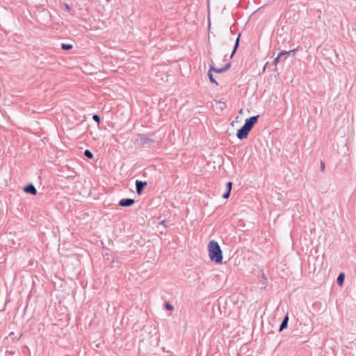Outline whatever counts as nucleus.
<instances>
[{
    "label": "nucleus",
    "instance_id": "1",
    "mask_svg": "<svg viewBox=\"0 0 356 356\" xmlns=\"http://www.w3.org/2000/svg\"><path fill=\"white\" fill-rule=\"evenodd\" d=\"M209 257L211 261L216 264L222 262V251L218 243L214 240L210 241L208 244Z\"/></svg>",
    "mask_w": 356,
    "mask_h": 356
},
{
    "label": "nucleus",
    "instance_id": "2",
    "mask_svg": "<svg viewBox=\"0 0 356 356\" xmlns=\"http://www.w3.org/2000/svg\"><path fill=\"white\" fill-rule=\"evenodd\" d=\"M250 130L243 125L236 132V137L239 140H243L248 138V136L250 133Z\"/></svg>",
    "mask_w": 356,
    "mask_h": 356
},
{
    "label": "nucleus",
    "instance_id": "3",
    "mask_svg": "<svg viewBox=\"0 0 356 356\" xmlns=\"http://www.w3.org/2000/svg\"><path fill=\"white\" fill-rule=\"evenodd\" d=\"M259 118V115H254L249 118H247L245 120L244 126L248 128L250 131L253 128L254 125L257 123L258 121V119Z\"/></svg>",
    "mask_w": 356,
    "mask_h": 356
},
{
    "label": "nucleus",
    "instance_id": "4",
    "mask_svg": "<svg viewBox=\"0 0 356 356\" xmlns=\"http://www.w3.org/2000/svg\"><path fill=\"white\" fill-rule=\"evenodd\" d=\"M147 186V181H143L141 180L136 181V191L138 195H140L145 187Z\"/></svg>",
    "mask_w": 356,
    "mask_h": 356
},
{
    "label": "nucleus",
    "instance_id": "5",
    "mask_svg": "<svg viewBox=\"0 0 356 356\" xmlns=\"http://www.w3.org/2000/svg\"><path fill=\"white\" fill-rule=\"evenodd\" d=\"M135 202V200L131 198H124L120 200L118 205L122 207H129L132 206Z\"/></svg>",
    "mask_w": 356,
    "mask_h": 356
},
{
    "label": "nucleus",
    "instance_id": "6",
    "mask_svg": "<svg viewBox=\"0 0 356 356\" xmlns=\"http://www.w3.org/2000/svg\"><path fill=\"white\" fill-rule=\"evenodd\" d=\"M23 190H24V193H28V194H31V195H34L37 194V189L32 183L27 184L24 188Z\"/></svg>",
    "mask_w": 356,
    "mask_h": 356
},
{
    "label": "nucleus",
    "instance_id": "7",
    "mask_svg": "<svg viewBox=\"0 0 356 356\" xmlns=\"http://www.w3.org/2000/svg\"><path fill=\"white\" fill-rule=\"evenodd\" d=\"M289 316H288V314H286L284 316V318H283V320L280 325V328H279L280 332L282 331L283 330H284L285 328L287 327L288 323H289Z\"/></svg>",
    "mask_w": 356,
    "mask_h": 356
},
{
    "label": "nucleus",
    "instance_id": "8",
    "mask_svg": "<svg viewBox=\"0 0 356 356\" xmlns=\"http://www.w3.org/2000/svg\"><path fill=\"white\" fill-rule=\"evenodd\" d=\"M240 36H241V33L238 35L236 41H235V44H234V49H233V51L231 54V58L235 54L237 49L238 48V46H239V42H240Z\"/></svg>",
    "mask_w": 356,
    "mask_h": 356
},
{
    "label": "nucleus",
    "instance_id": "9",
    "mask_svg": "<svg viewBox=\"0 0 356 356\" xmlns=\"http://www.w3.org/2000/svg\"><path fill=\"white\" fill-rule=\"evenodd\" d=\"M345 280L344 273H340L337 277V282L339 286H342Z\"/></svg>",
    "mask_w": 356,
    "mask_h": 356
},
{
    "label": "nucleus",
    "instance_id": "10",
    "mask_svg": "<svg viewBox=\"0 0 356 356\" xmlns=\"http://www.w3.org/2000/svg\"><path fill=\"white\" fill-rule=\"evenodd\" d=\"M212 72L213 71H210V70L208 71V76H209V81H211V83H214L215 85L216 86H218V83L217 82V81L214 79L213 77V75L212 74Z\"/></svg>",
    "mask_w": 356,
    "mask_h": 356
},
{
    "label": "nucleus",
    "instance_id": "11",
    "mask_svg": "<svg viewBox=\"0 0 356 356\" xmlns=\"http://www.w3.org/2000/svg\"><path fill=\"white\" fill-rule=\"evenodd\" d=\"M210 71H213V72H214L216 73H218V74L225 72L223 67L216 68L213 65H210Z\"/></svg>",
    "mask_w": 356,
    "mask_h": 356
},
{
    "label": "nucleus",
    "instance_id": "12",
    "mask_svg": "<svg viewBox=\"0 0 356 356\" xmlns=\"http://www.w3.org/2000/svg\"><path fill=\"white\" fill-rule=\"evenodd\" d=\"M291 54V51H281L279 55L282 58H284V59H286L287 57Z\"/></svg>",
    "mask_w": 356,
    "mask_h": 356
},
{
    "label": "nucleus",
    "instance_id": "13",
    "mask_svg": "<svg viewBox=\"0 0 356 356\" xmlns=\"http://www.w3.org/2000/svg\"><path fill=\"white\" fill-rule=\"evenodd\" d=\"M6 355V356H19V353L15 350H7Z\"/></svg>",
    "mask_w": 356,
    "mask_h": 356
},
{
    "label": "nucleus",
    "instance_id": "14",
    "mask_svg": "<svg viewBox=\"0 0 356 356\" xmlns=\"http://www.w3.org/2000/svg\"><path fill=\"white\" fill-rule=\"evenodd\" d=\"M73 47V45L71 44H65V43H63L61 44V48L63 49V50H70L72 49Z\"/></svg>",
    "mask_w": 356,
    "mask_h": 356
},
{
    "label": "nucleus",
    "instance_id": "15",
    "mask_svg": "<svg viewBox=\"0 0 356 356\" xmlns=\"http://www.w3.org/2000/svg\"><path fill=\"white\" fill-rule=\"evenodd\" d=\"M83 154L88 159H92L94 156L93 154L89 149H86L83 152Z\"/></svg>",
    "mask_w": 356,
    "mask_h": 356
},
{
    "label": "nucleus",
    "instance_id": "16",
    "mask_svg": "<svg viewBox=\"0 0 356 356\" xmlns=\"http://www.w3.org/2000/svg\"><path fill=\"white\" fill-rule=\"evenodd\" d=\"M92 119L95 122H96L98 124L100 123L101 119L99 115L94 114L92 115Z\"/></svg>",
    "mask_w": 356,
    "mask_h": 356
},
{
    "label": "nucleus",
    "instance_id": "17",
    "mask_svg": "<svg viewBox=\"0 0 356 356\" xmlns=\"http://www.w3.org/2000/svg\"><path fill=\"white\" fill-rule=\"evenodd\" d=\"M230 191H225V192L222 194V197L224 198V199H227L230 196Z\"/></svg>",
    "mask_w": 356,
    "mask_h": 356
},
{
    "label": "nucleus",
    "instance_id": "18",
    "mask_svg": "<svg viewBox=\"0 0 356 356\" xmlns=\"http://www.w3.org/2000/svg\"><path fill=\"white\" fill-rule=\"evenodd\" d=\"M165 307L166 309H168L169 311H172L174 309V307L169 302L165 303Z\"/></svg>",
    "mask_w": 356,
    "mask_h": 356
},
{
    "label": "nucleus",
    "instance_id": "19",
    "mask_svg": "<svg viewBox=\"0 0 356 356\" xmlns=\"http://www.w3.org/2000/svg\"><path fill=\"white\" fill-rule=\"evenodd\" d=\"M232 188V182L228 181L226 184V190L231 192Z\"/></svg>",
    "mask_w": 356,
    "mask_h": 356
},
{
    "label": "nucleus",
    "instance_id": "20",
    "mask_svg": "<svg viewBox=\"0 0 356 356\" xmlns=\"http://www.w3.org/2000/svg\"><path fill=\"white\" fill-rule=\"evenodd\" d=\"M222 67H223L224 71L226 72L231 67V63H228L225 64V66Z\"/></svg>",
    "mask_w": 356,
    "mask_h": 356
},
{
    "label": "nucleus",
    "instance_id": "21",
    "mask_svg": "<svg viewBox=\"0 0 356 356\" xmlns=\"http://www.w3.org/2000/svg\"><path fill=\"white\" fill-rule=\"evenodd\" d=\"M280 59H282V58L278 54V56L276 58H274L273 63L276 65L277 64V63L279 62Z\"/></svg>",
    "mask_w": 356,
    "mask_h": 356
},
{
    "label": "nucleus",
    "instance_id": "22",
    "mask_svg": "<svg viewBox=\"0 0 356 356\" xmlns=\"http://www.w3.org/2000/svg\"><path fill=\"white\" fill-rule=\"evenodd\" d=\"M167 220H163L161 222V225H163V227L165 228H166L168 227L167 224Z\"/></svg>",
    "mask_w": 356,
    "mask_h": 356
},
{
    "label": "nucleus",
    "instance_id": "23",
    "mask_svg": "<svg viewBox=\"0 0 356 356\" xmlns=\"http://www.w3.org/2000/svg\"><path fill=\"white\" fill-rule=\"evenodd\" d=\"M141 141L143 142V143H146L147 141H152V140H150L149 138H141Z\"/></svg>",
    "mask_w": 356,
    "mask_h": 356
},
{
    "label": "nucleus",
    "instance_id": "24",
    "mask_svg": "<svg viewBox=\"0 0 356 356\" xmlns=\"http://www.w3.org/2000/svg\"><path fill=\"white\" fill-rule=\"evenodd\" d=\"M321 170L322 171H324V170H325V163L323 162H322V161L321 163Z\"/></svg>",
    "mask_w": 356,
    "mask_h": 356
},
{
    "label": "nucleus",
    "instance_id": "25",
    "mask_svg": "<svg viewBox=\"0 0 356 356\" xmlns=\"http://www.w3.org/2000/svg\"><path fill=\"white\" fill-rule=\"evenodd\" d=\"M297 49H292V50H290L289 51H291V54H294L296 52Z\"/></svg>",
    "mask_w": 356,
    "mask_h": 356
}]
</instances>
